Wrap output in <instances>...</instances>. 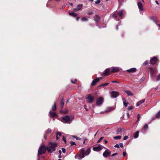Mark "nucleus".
Segmentation results:
<instances>
[{
    "instance_id": "nucleus-1",
    "label": "nucleus",
    "mask_w": 160,
    "mask_h": 160,
    "mask_svg": "<svg viewBox=\"0 0 160 160\" xmlns=\"http://www.w3.org/2000/svg\"><path fill=\"white\" fill-rule=\"evenodd\" d=\"M91 152V149L88 148L85 151L84 149L83 148L81 149L78 153L75 156V158L78 159L79 160H81L84 158L85 155H88Z\"/></svg>"
},
{
    "instance_id": "nucleus-2",
    "label": "nucleus",
    "mask_w": 160,
    "mask_h": 160,
    "mask_svg": "<svg viewBox=\"0 0 160 160\" xmlns=\"http://www.w3.org/2000/svg\"><path fill=\"white\" fill-rule=\"evenodd\" d=\"M57 146V143L50 142L47 147V149L48 152L52 153L55 151Z\"/></svg>"
},
{
    "instance_id": "nucleus-3",
    "label": "nucleus",
    "mask_w": 160,
    "mask_h": 160,
    "mask_svg": "<svg viewBox=\"0 0 160 160\" xmlns=\"http://www.w3.org/2000/svg\"><path fill=\"white\" fill-rule=\"evenodd\" d=\"M73 119L72 117L70 118L68 116H66L63 117L62 121L64 123H70Z\"/></svg>"
},
{
    "instance_id": "nucleus-4",
    "label": "nucleus",
    "mask_w": 160,
    "mask_h": 160,
    "mask_svg": "<svg viewBox=\"0 0 160 160\" xmlns=\"http://www.w3.org/2000/svg\"><path fill=\"white\" fill-rule=\"evenodd\" d=\"M47 149V148H46L44 146H41L39 148L38 151V154H41L44 153Z\"/></svg>"
},
{
    "instance_id": "nucleus-5",
    "label": "nucleus",
    "mask_w": 160,
    "mask_h": 160,
    "mask_svg": "<svg viewBox=\"0 0 160 160\" xmlns=\"http://www.w3.org/2000/svg\"><path fill=\"white\" fill-rule=\"evenodd\" d=\"M158 59L156 57H153L151 58L150 60V63L152 64H155L157 62H158Z\"/></svg>"
},
{
    "instance_id": "nucleus-6",
    "label": "nucleus",
    "mask_w": 160,
    "mask_h": 160,
    "mask_svg": "<svg viewBox=\"0 0 160 160\" xmlns=\"http://www.w3.org/2000/svg\"><path fill=\"white\" fill-rule=\"evenodd\" d=\"M111 72L112 73L118 72L120 70V68L118 67H112L110 68Z\"/></svg>"
},
{
    "instance_id": "nucleus-7",
    "label": "nucleus",
    "mask_w": 160,
    "mask_h": 160,
    "mask_svg": "<svg viewBox=\"0 0 160 160\" xmlns=\"http://www.w3.org/2000/svg\"><path fill=\"white\" fill-rule=\"evenodd\" d=\"M93 97L91 96L90 95H88L87 97V99L88 102L90 103H92L93 102Z\"/></svg>"
},
{
    "instance_id": "nucleus-8",
    "label": "nucleus",
    "mask_w": 160,
    "mask_h": 160,
    "mask_svg": "<svg viewBox=\"0 0 160 160\" xmlns=\"http://www.w3.org/2000/svg\"><path fill=\"white\" fill-rule=\"evenodd\" d=\"M103 101V98L101 97L98 98L97 100V102L96 104L97 105H99L101 104H102Z\"/></svg>"
},
{
    "instance_id": "nucleus-9",
    "label": "nucleus",
    "mask_w": 160,
    "mask_h": 160,
    "mask_svg": "<svg viewBox=\"0 0 160 160\" xmlns=\"http://www.w3.org/2000/svg\"><path fill=\"white\" fill-rule=\"evenodd\" d=\"M149 72L150 73L151 76L152 77L154 73L156 71V68H148Z\"/></svg>"
},
{
    "instance_id": "nucleus-10",
    "label": "nucleus",
    "mask_w": 160,
    "mask_h": 160,
    "mask_svg": "<svg viewBox=\"0 0 160 160\" xmlns=\"http://www.w3.org/2000/svg\"><path fill=\"white\" fill-rule=\"evenodd\" d=\"M110 153V152L109 151L108 149H107L103 153L102 155L104 157L106 158L108 157Z\"/></svg>"
},
{
    "instance_id": "nucleus-11",
    "label": "nucleus",
    "mask_w": 160,
    "mask_h": 160,
    "mask_svg": "<svg viewBox=\"0 0 160 160\" xmlns=\"http://www.w3.org/2000/svg\"><path fill=\"white\" fill-rule=\"evenodd\" d=\"M111 95L112 98H115L118 95V93L117 92L112 91L111 93Z\"/></svg>"
},
{
    "instance_id": "nucleus-12",
    "label": "nucleus",
    "mask_w": 160,
    "mask_h": 160,
    "mask_svg": "<svg viewBox=\"0 0 160 160\" xmlns=\"http://www.w3.org/2000/svg\"><path fill=\"white\" fill-rule=\"evenodd\" d=\"M92 149L94 151L98 152L101 150L102 148L101 146H99L93 147Z\"/></svg>"
},
{
    "instance_id": "nucleus-13",
    "label": "nucleus",
    "mask_w": 160,
    "mask_h": 160,
    "mask_svg": "<svg viewBox=\"0 0 160 160\" xmlns=\"http://www.w3.org/2000/svg\"><path fill=\"white\" fill-rule=\"evenodd\" d=\"M102 77H101L100 78H97L92 81V86L95 85L97 82H98L100 80L102 79Z\"/></svg>"
},
{
    "instance_id": "nucleus-14",
    "label": "nucleus",
    "mask_w": 160,
    "mask_h": 160,
    "mask_svg": "<svg viewBox=\"0 0 160 160\" xmlns=\"http://www.w3.org/2000/svg\"><path fill=\"white\" fill-rule=\"evenodd\" d=\"M111 72L110 68L106 69L104 71V74L105 76H108L109 75L110 72Z\"/></svg>"
},
{
    "instance_id": "nucleus-15",
    "label": "nucleus",
    "mask_w": 160,
    "mask_h": 160,
    "mask_svg": "<svg viewBox=\"0 0 160 160\" xmlns=\"http://www.w3.org/2000/svg\"><path fill=\"white\" fill-rule=\"evenodd\" d=\"M51 131V130L50 128H48L45 132L44 134V138L45 139H46L47 135H48Z\"/></svg>"
},
{
    "instance_id": "nucleus-16",
    "label": "nucleus",
    "mask_w": 160,
    "mask_h": 160,
    "mask_svg": "<svg viewBox=\"0 0 160 160\" xmlns=\"http://www.w3.org/2000/svg\"><path fill=\"white\" fill-rule=\"evenodd\" d=\"M82 7V4L78 5L76 8L73 9V10L75 11H77L78 10L81 9Z\"/></svg>"
},
{
    "instance_id": "nucleus-17",
    "label": "nucleus",
    "mask_w": 160,
    "mask_h": 160,
    "mask_svg": "<svg viewBox=\"0 0 160 160\" xmlns=\"http://www.w3.org/2000/svg\"><path fill=\"white\" fill-rule=\"evenodd\" d=\"M138 6L139 10L141 11H143V8L142 5L140 2H139L138 3Z\"/></svg>"
},
{
    "instance_id": "nucleus-18",
    "label": "nucleus",
    "mask_w": 160,
    "mask_h": 160,
    "mask_svg": "<svg viewBox=\"0 0 160 160\" xmlns=\"http://www.w3.org/2000/svg\"><path fill=\"white\" fill-rule=\"evenodd\" d=\"M136 71V69L135 68H132L127 70V71L129 73H133L135 72Z\"/></svg>"
},
{
    "instance_id": "nucleus-19",
    "label": "nucleus",
    "mask_w": 160,
    "mask_h": 160,
    "mask_svg": "<svg viewBox=\"0 0 160 160\" xmlns=\"http://www.w3.org/2000/svg\"><path fill=\"white\" fill-rule=\"evenodd\" d=\"M49 115L51 117H57V115L55 112H53L51 111L49 112Z\"/></svg>"
},
{
    "instance_id": "nucleus-20",
    "label": "nucleus",
    "mask_w": 160,
    "mask_h": 160,
    "mask_svg": "<svg viewBox=\"0 0 160 160\" xmlns=\"http://www.w3.org/2000/svg\"><path fill=\"white\" fill-rule=\"evenodd\" d=\"M94 19L96 22H98L100 20V18L98 15H96L94 17Z\"/></svg>"
},
{
    "instance_id": "nucleus-21",
    "label": "nucleus",
    "mask_w": 160,
    "mask_h": 160,
    "mask_svg": "<svg viewBox=\"0 0 160 160\" xmlns=\"http://www.w3.org/2000/svg\"><path fill=\"white\" fill-rule=\"evenodd\" d=\"M145 101V100L144 99H142L141 100L139 101L136 104V105L137 106H139L140 104H141L142 103L144 102Z\"/></svg>"
},
{
    "instance_id": "nucleus-22",
    "label": "nucleus",
    "mask_w": 160,
    "mask_h": 160,
    "mask_svg": "<svg viewBox=\"0 0 160 160\" xmlns=\"http://www.w3.org/2000/svg\"><path fill=\"white\" fill-rule=\"evenodd\" d=\"M123 11L122 10H121L118 12V15L119 16L121 17V18L122 19V17H123Z\"/></svg>"
},
{
    "instance_id": "nucleus-23",
    "label": "nucleus",
    "mask_w": 160,
    "mask_h": 160,
    "mask_svg": "<svg viewBox=\"0 0 160 160\" xmlns=\"http://www.w3.org/2000/svg\"><path fill=\"white\" fill-rule=\"evenodd\" d=\"M122 100L124 106L127 107L128 104V102H126V99L124 98H122Z\"/></svg>"
},
{
    "instance_id": "nucleus-24",
    "label": "nucleus",
    "mask_w": 160,
    "mask_h": 160,
    "mask_svg": "<svg viewBox=\"0 0 160 160\" xmlns=\"http://www.w3.org/2000/svg\"><path fill=\"white\" fill-rule=\"evenodd\" d=\"M125 92L127 94L128 96H132L133 95V94L130 91L127 90L125 91Z\"/></svg>"
},
{
    "instance_id": "nucleus-25",
    "label": "nucleus",
    "mask_w": 160,
    "mask_h": 160,
    "mask_svg": "<svg viewBox=\"0 0 160 160\" xmlns=\"http://www.w3.org/2000/svg\"><path fill=\"white\" fill-rule=\"evenodd\" d=\"M69 15H70L71 16H73L74 17L76 16L77 15V14L75 12H69Z\"/></svg>"
},
{
    "instance_id": "nucleus-26",
    "label": "nucleus",
    "mask_w": 160,
    "mask_h": 160,
    "mask_svg": "<svg viewBox=\"0 0 160 160\" xmlns=\"http://www.w3.org/2000/svg\"><path fill=\"white\" fill-rule=\"evenodd\" d=\"M139 132V131H137L136 132V133L134 135V137L135 138H137L138 137V136Z\"/></svg>"
},
{
    "instance_id": "nucleus-27",
    "label": "nucleus",
    "mask_w": 160,
    "mask_h": 160,
    "mask_svg": "<svg viewBox=\"0 0 160 160\" xmlns=\"http://www.w3.org/2000/svg\"><path fill=\"white\" fill-rule=\"evenodd\" d=\"M108 84H109L108 83V82L105 83H104V84H102L100 85V87H102V86L103 87H105V86L108 85Z\"/></svg>"
},
{
    "instance_id": "nucleus-28",
    "label": "nucleus",
    "mask_w": 160,
    "mask_h": 160,
    "mask_svg": "<svg viewBox=\"0 0 160 160\" xmlns=\"http://www.w3.org/2000/svg\"><path fill=\"white\" fill-rule=\"evenodd\" d=\"M113 138L115 139H120L121 138V136H118L114 137Z\"/></svg>"
},
{
    "instance_id": "nucleus-29",
    "label": "nucleus",
    "mask_w": 160,
    "mask_h": 160,
    "mask_svg": "<svg viewBox=\"0 0 160 160\" xmlns=\"http://www.w3.org/2000/svg\"><path fill=\"white\" fill-rule=\"evenodd\" d=\"M152 19L153 20L154 22L156 23H157L158 22V20H157V18H154L153 17L152 18Z\"/></svg>"
},
{
    "instance_id": "nucleus-30",
    "label": "nucleus",
    "mask_w": 160,
    "mask_h": 160,
    "mask_svg": "<svg viewBox=\"0 0 160 160\" xmlns=\"http://www.w3.org/2000/svg\"><path fill=\"white\" fill-rule=\"evenodd\" d=\"M148 128V125L147 124H145L143 126V129L145 130H147Z\"/></svg>"
},
{
    "instance_id": "nucleus-31",
    "label": "nucleus",
    "mask_w": 160,
    "mask_h": 160,
    "mask_svg": "<svg viewBox=\"0 0 160 160\" xmlns=\"http://www.w3.org/2000/svg\"><path fill=\"white\" fill-rule=\"evenodd\" d=\"M52 110L53 111H55L56 109V105L55 102L54 103V105L52 107Z\"/></svg>"
},
{
    "instance_id": "nucleus-32",
    "label": "nucleus",
    "mask_w": 160,
    "mask_h": 160,
    "mask_svg": "<svg viewBox=\"0 0 160 160\" xmlns=\"http://www.w3.org/2000/svg\"><path fill=\"white\" fill-rule=\"evenodd\" d=\"M121 130L120 129H118L116 131V134H118L121 133Z\"/></svg>"
},
{
    "instance_id": "nucleus-33",
    "label": "nucleus",
    "mask_w": 160,
    "mask_h": 160,
    "mask_svg": "<svg viewBox=\"0 0 160 160\" xmlns=\"http://www.w3.org/2000/svg\"><path fill=\"white\" fill-rule=\"evenodd\" d=\"M61 108H62L63 107V106H64V102L63 100L61 102Z\"/></svg>"
},
{
    "instance_id": "nucleus-34",
    "label": "nucleus",
    "mask_w": 160,
    "mask_h": 160,
    "mask_svg": "<svg viewBox=\"0 0 160 160\" xmlns=\"http://www.w3.org/2000/svg\"><path fill=\"white\" fill-rule=\"evenodd\" d=\"M156 117L157 118L160 117V111L156 114Z\"/></svg>"
},
{
    "instance_id": "nucleus-35",
    "label": "nucleus",
    "mask_w": 160,
    "mask_h": 160,
    "mask_svg": "<svg viewBox=\"0 0 160 160\" xmlns=\"http://www.w3.org/2000/svg\"><path fill=\"white\" fill-rule=\"evenodd\" d=\"M82 19L83 21H86L88 20V19L86 18H83Z\"/></svg>"
},
{
    "instance_id": "nucleus-36",
    "label": "nucleus",
    "mask_w": 160,
    "mask_h": 160,
    "mask_svg": "<svg viewBox=\"0 0 160 160\" xmlns=\"http://www.w3.org/2000/svg\"><path fill=\"white\" fill-rule=\"evenodd\" d=\"M103 138V137H101V138H100L99 139L98 141L97 142H100Z\"/></svg>"
},
{
    "instance_id": "nucleus-37",
    "label": "nucleus",
    "mask_w": 160,
    "mask_h": 160,
    "mask_svg": "<svg viewBox=\"0 0 160 160\" xmlns=\"http://www.w3.org/2000/svg\"><path fill=\"white\" fill-rule=\"evenodd\" d=\"M128 138V136H125L124 137L123 140H126Z\"/></svg>"
},
{
    "instance_id": "nucleus-38",
    "label": "nucleus",
    "mask_w": 160,
    "mask_h": 160,
    "mask_svg": "<svg viewBox=\"0 0 160 160\" xmlns=\"http://www.w3.org/2000/svg\"><path fill=\"white\" fill-rule=\"evenodd\" d=\"M100 0H97L96 1H95V3L96 4H98L100 3Z\"/></svg>"
},
{
    "instance_id": "nucleus-39",
    "label": "nucleus",
    "mask_w": 160,
    "mask_h": 160,
    "mask_svg": "<svg viewBox=\"0 0 160 160\" xmlns=\"http://www.w3.org/2000/svg\"><path fill=\"white\" fill-rule=\"evenodd\" d=\"M73 137L75 138H76V139L77 140H80L81 139V138H79V137H77V136H73Z\"/></svg>"
},
{
    "instance_id": "nucleus-40",
    "label": "nucleus",
    "mask_w": 160,
    "mask_h": 160,
    "mask_svg": "<svg viewBox=\"0 0 160 160\" xmlns=\"http://www.w3.org/2000/svg\"><path fill=\"white\" fill-rule=\"evenodd\" d=\"M70 143L71 145H76L75 143L74 142L71 141L70 142Z\"/></svg>"
},
{
    "instance_id": "nucleus-41",
    "label": "nucleus",
    "mask_w": 160,
    "mask_h": 160,
    "mask_svg": "<svg viewBox=\"0 0 160 160\" xmlns=\"http://www.w3.org/2000/svg\"><path fill=\"white\" fill-rule=\"evenodd\" d=\"M159 79H160V74H159L158 75L157 78V80H158Z\"/></svg>"
},
{
    "instance_id": "nucleus-42",
    "label": "nucleus",
    "mask_w": 160,
    "mask_h": 160,
    "mask_svg": "<svg viewBox=\"0 0 160 160\" xmlns=\"http://www.w3.org/2000/svg\"><path fill=\"white\" fill-rule=\"evenodd\" d=\"M148 64V61H146L143 63V65H147Z\"/></svg>"
},
{
    "instance_id": "nucleus-43",
    "label": "nucleus",
    "mask_w": 160,
    "mask_h": 160,
    "mask_svg": "<svg viewBox=\"0 0 160 160\" xmlns=\"http://www.w3.org/2000/svg\"><path fill=\"white\" fill-rule=\"evenodd\" d=\"M112 17L115 19H116V18H117V16H116V15L115 14H113V15H112Z\"/></svg>"
},
{
    "instance_id": "nucleus-44",
    "label": "nucleus",
    "mask_w": 160,
    "mask_h": 160,
    "mask_svg": "<svg viewBox=\"0 0 160 160\" xmlns=\"http://www.w3.org/2000/svg\"><path fill=\"white\" fill-rule=\"evenodd\" d=\"M62 140L65 142V143L66 142V140L65 139V138L64 136H63V137Z\"/></svg>"
},
{
    "instance_id": "nucleus-45",
    "label": "nucleus",
    "mask_w": 160,
    "mask_h": 160,
    "mask_svg": "<svg viewBox=\"0 0 160 160\" xmlns=\"http://www.w3.org/2000/svg\"><path fill=\"white\" fill-rule=\"evenodd\" d=\"M62 152L63 153H64L65 152H66V149H65V148H62Z\"/></svg>"
},
{
    "instance_id": "nucleus-46",
    "label": "nucleus",
    "mask_w": 160,
    "mask_h": 160,
    "mask_svg": "<svg viewBox=\"0 0 160 160\" xmlns=\"http://www.w3.org/2000/svg\"><path fill=\"white\" fill-rule=\"evenodd\" d=\"M132 106H130L128 107V109L129 110H131L132 109Z\"/></svg>"
},
{
    "instance_id": "nucleus-47",
    "label": "nucleus",
    "mask_w": 160,
    "mask_h": 160,
    "mask_svg": "<svg viewBox=\"0 0 160 160\" xmlns=\"http://www.w3.org/2000/svg\"><path fill=\"white\" fill-rule=\"evenodd\" d=\"M57 135H59V136L60 137L61 136V133L60 132H58L57 134Z\"/></svg>"
},
{
    "instance_id": "nucleus-48",
    "label": "nucleus",
    "mask_w": 160,
    "mask_h": 160,
    "mask_svg": "<svg viewBox=\"0 0 160 160\" xmlns=\"http://www.w3.org/2000/svg\"><path fill=\"white\" fill-rule=\"evenodd\" d=\"M123 144L122 143H120L119 144V145H120V146L121 147V148H122L123 147Z\"/></svg>"
},
{
    "instance_id": "nucleus-49",
    "label": "nucleus",
    "mask_w": 160,
    "mask_h": 160,
    "mask_svg": "<svg viewBox=\"0 0 160 160\" xmlns=\"http://www.w3.org/2000/svg\"><path fill=\"white\" fill-rule=\"evenodd\" d=\"M71 82L72 83H75V82H76L77 81V80L76 79H75V81L74 82H73L72 80H71Z\"/></svg>"
},
{
    "instance_id": "nucleus-50",
    "label": "nucleus",
    "mask_w": 160,
    "mask_h": 160,
    "mask_svg": "<svg viewBox=\"0 0 160 160\" xmlns=\"http://www.w3.org/2000/svg\"><path fill=\"white\" fill-rule=\"evenodd\" d=\"M114 147H115V148H119V145L118 144H116V145H115L114 146Z\"/></svg>"
},
{
    "instance_id": "nucleus-51",
    "label": "nucleus",
    "mask_w": 160,
    "mask_h": 160,
    "mask_svg": "<svg viewBox=\"0 0 160 160\" xmlns=\"http://www.w3.org/2000/svg\"><path fill=\"white\" fill-rule=\"evenodd\" d=\"M140 117V116L139 114H138V121H139Z\"/></svg>"
},
{
    "instance_id": "nucleus-52",
    "label": "nucleus",
    "mask_w": 160,
    "mask_h": 160,
    "mask_svg": "<svg viewBox=\"0 0 160 160\" xmlns=\"http://www.w3.org/2000/svg\"><path fill=\"white\" fill-rule=\"evenodd\" d=\"M123 157H125V156L126 155V153L125 152H123Z\"/></svg>"
},
{
    "instance_id": "nucleus-53",
    "label": "nucleus",
    "mask_w": 160,
    "mask_h": 160,
    "mask_svg": "<svg viewBox=\"0 0 160 160\" xmlns=\"http://www.w3.org/2000/svg\"><path fill=\"white\" fill-rule=\"evenodd\" d=\"M112 82L113 83H119V82L115 81H112Z\"/></svg>"
},
{
    "instance_id": "nucleus-54",
    "label": "nucleus",
    "mask_w": 160,
    "mask_h": 160,
    "mask_svg": "<svg viewBox=\"0 0 160 160\" xmlns=\"http://www.w3.org/2000/svg\"><path fill=\"white\" fill-rule=\"evenodd\" d=\"M117 153H114V154H112V156H114V155H117Z\"/></svg>"
},
{
    "instance_id": "nucleus-55",
    "label": "nucleus",
    "mask_w": 160,
    "mask_h": 160,
    "mask_svg": "<svg viewBox=\"0 0 160 160\" xmlns=\"http://www.w3.org/2000/svg\"><path fill=\"white\" fill-rule=\"evenodd\" d=\"M62 155H61V154H59V156H58V158H62Z\"/></svg>"
},
{
    "instance_id": "nucleus-56",
    "label": "nucleus",
    "mask_w": 160,
    "mask_h": 160,
    "mask_svg": "<svg viewBox=\"0 0 160 160\" xmlns=\"http://www.w3.org/2000/svg\"><path fill=\"white\" fill-rule=\"evenodd\" d=\"M91 14H92V12H88V15H90Z\"/></svg>"
},
{
    "instance_id": "nucleus-57",
    "label": "nucleus",
    "mask_w": 160,
    "mask_h": 160,
    "mask_svg": "<svg viewBox=\"0 0 160 160\" xmlns=\"http://www.w3.org/2000/svg\"><path fill=\"white\" fill-rule=\"evenodd\" d=\"M79 19V17H77L76 18V19H77V20L78 21Z\"/></svg>"
},
{
    "instance_id": "nucleus-58",
    "label": "nucleus",
    "mask_w": 160,
    "mask_h": 160,
    "mask_svg": "<svg viewBox=\"0 0 160 160\" xmlns=\"http://www.w3.org/2000/svg\"><path fill=\"white\" fill-rule=\"evenodd\" d=\"M59 154H61V153H62V151L61 150H60L59 151Z\"/></svg>"
},
{
    "instance_id": "nucleus-59",
    "label": "nucleus",
    "mask_w": 160,
    "mask_h": 160,
    "mask_svg": "<svg viewBox=\"0 0 160 160\" xmlns=\"http://www.w3.org/2000/svg\"><path fill=\"white\" fill-rule=\"evenodd\" d=\"M155 2L157 4H159V3L158 2V1H155Z\"/></svg>"
},
{
    "instance_id": "nucleus-60",
    "label": "nucleus",
    "mask_w": 160,
    "mask_h": 160,
    "mask_svg": "<svg viewBox=\"0 0 160 160\" xmlns=\"http://www.w3.org/2000/svg\"><path fill=\"white\" fill-rule=\"evenodd\" d=\"M118 2L119 3L121 1H122L123 2L124 1V0H118Z\"/></svg>"
},
{
    "instance_id": "nucleus-61",
    "label": "nucleus",
    "mask_w": 160,
    "mask_h": 160,
    "mask_svg": "<svg viewBox=\"0 0 160 160\" xmlns=\"http://www.w3.org/2000/svg\"><path fill=\"white\" fill-rule=\"evenodd\" d=\"M108 142L107 141L105 140V143H107Z\"/></svg>"
},
{
    "instance_id": "nucleus-62",
    "label": "nucleus",
    "mask_w": 160,
    "mask_h": 160,
    "mask_svg": "<svg viewBox=\"0 0 160 160\" xmlns=\"http://www.w3.org/2000/svg\"><path fill=\"white\" fill-rule=\"evenodd\" d=\"M158 26L160 28V24H158Z\"/></svg>"
},
{
    "instance_id": "nucleus-63",
    "label": "nucleus",
    "mask_w": 160,
    "mask_h": 160,
    "mask_svg": "<svg viewBox=\"0 0 160 160\" xmlns=\"http://www.w3.org/2000/svg\"><path fill=\"white\" fill-rule=\"evenodd\" d=\"M57 139H58V135H57Z\"/></svg>"
},
{
    "instance_id": "nucleus-64",
    "label": "nucleus",
    "mask_w": 160,
    "mask_h": 160,
    "mask_svg": "<svg viewBox=\"0 0 160 160\" xmlns=\"http://www.w3.org/2000/svg\"><path fill=\"white\" fill-rule=\"evenodd\" d=\"M127 115L128 117L129 115V113H127Z\"/></svg>"
}]
</instances>
